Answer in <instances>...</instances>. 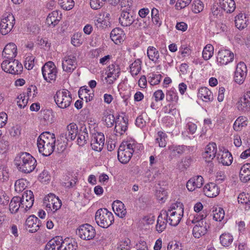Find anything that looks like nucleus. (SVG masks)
I'll list each match as a JSON object with an SVG mask.
<instances>
[{
  "label": "nucleus",
  "mask_w": 250,
  "mask_h": 250,
  "mask_svg": "<svg viewBox=\"0 0 250 250\" xmlns=\"http://www.w3.org/2000/svg\"><path fill=\"white\" fill-rule=\"evenodd\" d=\"M61 247L60 250H76L77 244L74 240L65 239L61 241Z\"/></svg>",
  "instance_id": "nucleus-36"
},
{
  "label": "nucleus",
  "mask_w": 250,
  "mask_h": 250,
  "mask_svg": "<svg viewBox=\"0 0 250 250\" xmlns=\"http://www.w3.org/2000/svg\"><path fill=\"white\" fill-rule=\"evenodd\" d=\"M107 69L108 71H110L114 74V76H113V79L109 80L108 81L109 84H112L120 75V68L118 64L114 63L109 65Z\"/></svg>",
  "instance_id": "nucleus-41"
},
{
  "label": "nucleus",
  "mask_w": 250,
  "mask_h": 250,
  "mask_svg": "<svg viewBox=\"0 0 250 250\" xmlns=\"http://www.w3.org/2000/svg\"><path fill=\"white\" fill-rule=\"evenodd\" d=\"M148 75V79H150L149 82L151 85H156L160 83L162 78V75L161 74L150 73Z\"/></svg>",
  "instance_id": "nucleus-55"
},
{
  "label": "nucleus",
  "mask_w": 250,
  "mask_h": 250,
  "mask_svg": "<svg viewBox=\"0 0 250 250\" xmlns=\"http://www.w3.org/2000/svg\"><path fill=\"white\" fill-rule=\"evenodd\" d=\"M198 97L206 102H210L213 100L212 92L206 87H202L199 89Z\"/></svg>",
  "instance_id": "nucleus-31"
},
{
  "label": "nucleus",
  "mask_w": 250,
  "mask_h": 250,
  "mask_svg": "<svg viewBox=\"0 0 250 250\" xmlns=\"http://www.w3.org/2000/svg\"><path fill=\"white\" fill-rule=\"evenodd\" d=\"M103 121L104 122V125L107 127H111L115 124L116 118H115L113 114L106 112L104 114Z\"/></svg>",
  "instance_id": "nucleus-45"
},
{
  "label": "nucleus",
  "mask_w": 250,
  "mask_h": 250,
  "mask_svg": "<svg viewBox=\"0 0 250 250\" xmlns=\"http://www.w3.org/2000/svg\"><path fill=\"white\" fill-rule=\"evenodd\" d=\"M108 0H90V4L91 7L95 10L101 8Z\"/></svg>",
  "instance_id": "nucleus-57"
},
{
  "label": "nucleus",
  "mask_w": 250,
  "mask_h": 250,
  "mask_svg": "<svg viewBox=\"0 0 250 250\" xmlns=\"http://www.w3.org/2000/svg\"><path fill=\"white\" fill-rule=\"evenodd\" d=\"M220 243L224 247L229 246L232 242L233 236L229 233H223L220 237Z\"/></svg>",
  "instance_id": "nucleus-48"
},
{
  "label": "nucleus",
  "mask_w": 250,
  "mask_h": 250,
  "mask_svg": "<svg viewBox=\"0 0 250 250\" xmlns=\"http://www.w3.org/2000/svg\"><path fill=\"white\" fill-rule=\"evenodd\" d=\"M204 183L203 178L201 176H196L190 178L187 183L186 187L190 191H194L197 188H200Z\"/></svg>",
  "instance_id": "nucleus-21"
},
{
  "label": "nucleus",
  "mask_w": 250,
  "mask_h": 250,
  "mask_svg": "<svg viewBox=\"0 0 250 250\" xmlns=\"http://www.w3.org/2000/svg\"><path fill=\"white\" fill-rule=\"evenodd\" d=\"M78 95L81 99L85 100L86 103L91 101L94 95L93 92H90V90L84 86L80 88L78 91Z\"/></svg>",
  "instance_id": "nucleus-33"
},
{
  "label": "nucleus",
  "mask_w": 250,
  "mask_h": 250,
  "mask_svg": "<svg viewBox=\"0 0 250 250\" xmlns=\"http://www.w3.org/2000/svg\"><path fill=\"white\" fill-rule=\"evenodd\" d=\"M141 144L134 140H129L122 143L118 150V159L122 164H127L131 158L133 153H138L142 148Z\"/></svg>",
  "instance_id": "nucleus-1"
},
{
  "label": "nucleus",
  "mask_w": 250,
  "mask_h": 250,
  "mask_svg": "<svg viewBox=\"0 0 250 250\" xmlns=\"http://www.w3.org/2000/svg\"><path fill=\"white\" fill-rule=\"evenodd\" d=\"M212 216L213 220L216 221L220 222L224 218L225 211L222 208H216L212 211Z\"/></svg>",
  "instance_id": "nucleus-47"
},
{
  "label": "nucleus",
  "mask_w": 250,
  "mask_h": 250,
  "mask_svg": "<svg viewBox=\"0 0 250 250\" xmlns=\"http://www.w3.org/2000/svg\"><path fill=\"white\" fill-rule=\"evenodd\" d=\"M129 10H123L119 18V22L123 26H129L134 23L135 26L138 24L137 27L140 28H146L147 27L149 23V20H143L142 19H137L135 22V15L132 12H129Z\"/></svg>",
  "instance_id": "nucleus-4"
},
{
  "label": "nucleus",
  "mask_w": 250,
  "mask_h": 250,
  "mask_svg": "<svg viewBox=\"0 0 250 250\" xmlns=\"http://www.w3.org/2000/svg\"><path fill=\"white\" fill-rule=\"evenodd\" d=\"M147 55L150 60L155 63L157 62L159 58V52L155 47L151 46L148 47Z\"/></svg>",
  "instance_id": "nucleus-40"
},
{
  "label": "nucleus",
  "mask_w": 250,
  "mask_h": 250,
  "mask_svg": "<svg viewBox=\"0 0 250 250\" xmlns=\"http://www.w3.org/2000/svg\"><path fill=\"white\" fill-rule=\"evenodd\" d=\"M247 73L246 65L243 62H240L237 65L235 71L234 77L235 82L238 84H242L246 78Z\"/></svg>",
  "instance_id": "nucleus-11"
},
{
  "label": "nucleus",
  "mask_w": 250,
  "mask_h": 250,
  "mask_svg": "<svg viewBox=\"0 0 250 250\" xmlns=\"http://www.w3.org/2000/svg\"><path fill=\"white\" fill-rule=\"evenodd\" d=\"M219 6L222 10L227 13H231L235 9V3L234 0H219Z\"/></svg>",
  "instance_id": "nucleus-29"
},
{
  "label": "nucleus",
  "mask_w": 250,
  "mask_h": 250,
  "mask_svg": "<svg viewBox=\"0 0 250 250\" xmlns=\"http://www.w3.org/2000/svg\"><path fill=\"white\" fill-rule=\"evenodd\" d=\"M58 2L61 7L65 10H71L74 6L73 0H58Z\"/></svg>",
  "instance_id": "nucleus-52"
},
{
  "label": "nucleus",
  "mask_w": 250,
  "mask_h": 250,
  "mask_svg": "<svg viewBox=\"0 0 250 250\" xmlns=\"http://www.w3.org/2000/svg\"><path fill=\"white\" fill-rule=\"evenodd\" d=\"M1 68L5 72L13 75H19L23 70L22 64L17 60H5L1 64Z\"/></svg>",
  "instance_id": "nucleus-7"
},
{
  "label": "nucleus",
  "mask_w": 250,
  "mask_h": 250,
  "mask_svg": "<svg viewBox=\"0 0 250 250\" xmlns=\"http://www.w3.org/2000/svg\"><path fill=\"white\" fill-rule=\"evenodd\" d=\"M110 38L115 43L118 44L123 42L125 38V34L120 28L113 29L110 33Z\"/></svg>",
  "instance_id": "nucleus-26"
},
{
  "label": "nucleus",
  "mask_w": 250,
  "mask_h": 250,
  "mask_svg": "<svg viewBox=\"0 0 250 250\" xmlns=\"http://www.w3.org/2000/svg\"><path fill=\"white\" fill-rule=\"evenodd\" d=\"M51 196H52V197H56L55 194L53 193H50L48 195V196L44 197L43 202L44 204L47 208H49V209H51L53 205V202H54V198L51 197Z\"/></svg>",
  "instance_id": "nucleus-61"
},
{
  "label": "nucleus",
  "mask_w": 250,
  "mask_h": 250,
  "mask_svg": "<svg viewBox=\"0 0 250 250\" xmlns=\"http://www.w3.org/2000/svg\"><path fill=\"white\" fill-rule=\"evenodd\" d=\"M77 136H78L77 143L79 146H83L87 144L89 141V136L85 125H82L80 127Z\"/></svg>",
  "instance_id": "nucleus-19"
},
{
  "label": "nucleus",
  "mask_w": 250,
  "mask_h": 250,
  "mask_svg": "<svg viewBox=\"0 0 250 250\" xmlns=\"http://www.w3.org/2000/svg\"><path fill=\"white\" fill-rule=\"evenodd\" d=\"M54 98L57 106L62 109L69 107L72 101L70 92L65 89L57 91Z\"/></svg>",
  "instance_id": "nucleus-6"
},
{
  "label": "nucleus",
  "mask_w": 250,
  "mask_h": 250,
  "mask_svg": "<svg viewBox=\"0 0 250 250\" xmlns=\"http://www.w3.org/2000/svg\"><path fill=\"white\" fill-rule=\"evenodd\" d=\"M112 208L115 214L120 218H123L125 216L126 210L124 204L121 201H114L112 204Z\"/></svg>",
  "instance_id": "nucleus-30"
},
{
  "label": "nucleus",
  "mask_w": 250,
  "mask_h": 250,
  "mask_svg": "<svg viewBox=\"0 0 250 250\" xmlns=\"http://www.w3.org/2000/svg\"><path fill=\"white\" fill-rule=\"evenodd\" d=\"M233 59L234 54L229 50L222 49L218 53L217 62L222 65H226L232 62Z\"/></svg>",
  "instance_id": "nucleus-14"
},
{
  "label": "nucleus",
  "mask_w": 250,
  "mask_h": 250,
  "mask_svg": "<svg viewBox=\"0 0 250 250\" xmlns=\"http://www.w3.org/2000/svg\"><path fill=\"white\" fill-rule=\"evenodd\" d=\"M58 18V13L56 11H54L50 13L46 19V24L49 26L54 27L58 24L59 20Z\"/></svg>",
  "instance_id": "nucleus-39"
},
{
  "label": "nucleus",
  "mask_w": 250,
  "mask_h": 250,
  "mask_svg": "<svg viewBox=\"0 0 250 250\" xmlns=\"http://www.w3.org/2000/svg\"><path fill=\"white\" fill-rule=\"evenodd\" d=\"M50 112L48 110H43L42 112L41 119L44 121V124L51 123L52 118L50 117Z\"/></svg>",
  "instance_id": "nucleus-63"
},
{
  "label": "nucleus",
  "mask_w": 250,
  "mask_h": 250,
  "mask_svg": "<svg viewBox=\"0 0 250 250\" xmlns=\"http://www.w3.org/2000/svg\"><path fill=\"white\" fill-rule=\"evenodd\" d=\"M9 142L5 136H2L0 140V149L6 151L8 149Z\"/></svg>",
  "instance_id": "nucleus-64"
},
{
  "label": "nucleus",
  "mask_w": 250,
  "mask_h": 250,
  "mask_svg": "<svg viewBox=\"0 0 250 250\" xmlns=\"http://www.w3.org/2000/svg\"><path fill=\"white\" fill-rule=\"evenodd\" d=\"M15 24V18L12 14H8L1 20L0 31L2 35H6L13 28Z\"/></svg>",
  "instance_id": "nucleus-10"
},
{
  "label": "nucleus",
  "mask_w": 250,
  "mask_h": 250,
  "mask_svg": "<svg viewBox=\"0 0 250 250\" xmlns=\"http://www.w3.org/2000/svg\"><path fill=\"white\" fill-rule=\"evenodd\" d=\"M227 30V26L221 20H217L215 21V32L217 34L225 32Z\"/></svg>",
  "instance_id": "nucleus-58"
},
{
  "label": "nucleus",
  "mask_w": 250,
  "mask_h": 250,
  "mask_svg": "<svg viewBox=\"0 0 250 250\" xmlns=\"http://www.w3.org/2000/svg\"><path fill=\"white\" fill-rule=\"evenodd\" d=\"M246 125L245 121H243L242 117H240L237 119L233 124V128L235 130L238 131L241 129V128Z\"/></svg>",
  "instance_id": "nucleus-59"
},
{
  "label": "nucleus",
  "mask_w": 250,
  "mask_h": 250,
  "mask_svg": "<svg viewBox=\"0 0 250 250\" xmlns=\"http://www.w3.org/2000/svg\"><path fill=\"white\" fill-rule=\"evenodd\" d=\"M214 47L210 44H208L204 48L202 56L204 59L206 61L210 59L213 55Z\"/></svg>",
  "instance_id": "nucleus-46"
},
{
  "label": "nucleus",
  "mask_w": 250,
  "mask_h": 250,
  "mask_svg": "<svg viewBox=\"0 0 250 250\" xmlns=\"http://www.w3.org/2000/svg\"><path fill=\"white\" fill-rule=\"evenodd\" d=\"M167 211L169 212L177 211L179 213L184 214V205L182 203L177 202L171 205Z\"/></svg>",
  "instance_id": "nucleus-53"
},
{
  "label": "nucleus",
  "mask_w": 250,
  "mask_h": 250,
  "mask_svg": "<svg viewBox=\"0 0 250 250\" xmlns=\"http://www.w3.org/2000/svg\"><path fill=\"white\" fill-rule=\"evenodd\" d=\"M240 178L243 182H247L250 180V164H245L241 167Z\"/></svg>",
  "instance_id": "nucleus-34"
},
{
  "label": "nucleus",
  "mask_w": 250,
  "mask_h": 250,
  "mask_svg": "<svg viewBox=\"0 0 250 250\" xmlns=\"http://www.w3.org/2000/svg\"><path fill=\"white\" fill-rule=\"evenodd\" d=\"M238 108L243 111L250 110V100L243 96L238 102Z\"/></svg>",
  "instance_id": "nucleus-44"
},
{
  "label": "nucleus",
  "mask_w": 250,
  "mask_h": 250,
  "mask_svg": "<svg viewBox=\"0 0 250 250\" xmlns=\"http://www.w3.org/2000/svg\"><path fill=\"white\" fill-rule=\"evenodd\" d=\"M104 144V136L102 133L95 134L91 141L92 148L97 151H101Z\"/></svg>",
  "instance_id": "nucleus-18"
},
{
  "label": "nucleus",
  "mask_w": 250,
  "mask_h": 250,
  "mask_svg": "<svg viewBox=\"0 0 250 250\" xmlns=\"http://www.w3.org/2000/svg\"><path fill=\"white\" fill-rule=\"evenodd\" d=\"M204 194L208 197L213 198L217 196L220 192V188L214 183H209L203 188Z\"/></svg>",
  "instance_id": "nucleus-22"
},
{
  "label": "nucleus",
  "mask_w": 250,
  "mask_h": 250,
  "mask_svg": "<svg viewBox=\"0 0 250 250\" xmlns=\"http://www.w3.org/2000/svg\"><path fill=\"white\" fill-rule=\"evenodd\" d=\"M248 20L246 16L242 13L238 14L235 17V26L239 29H244L247 26Z\"/></svg>",
  "instance_id": "nucleus-35"
},
{
  "label": "nucleus",
  "mask_w": 250,
  "mask_h": 250,
  "mask_svg": "<svg viewBox=\"0 0 250 250\" xmlns=\"http://www.w3.org/2000/svg\"><path fill=\"white\" fill-rule=\"evenodd\" d=\"M42 71L43 78L46 82L51 83L56 80L57 70L53 62L45 63L42 67Z\"/></svg>",
  "instance_id": "nucleus-8"
},
{
  "label": "nucleus",
  "mask_w": 250,
  "mask_h": 250,
  "mask_svg": "<svg viewBox=\"0 0 250 250\" xmlns=\"http://www.w3.org/2000/svg\"><path fill=\"white\" fill-rule=\"evenodd\" d=\"M21 199V208H23L25 211L31 208L33 205L34 196L30 190L24 191Z\"/></svg>",
  "instance_id": "nucleus-12"
},
{
  "label": "nucleus",
  "mask_w": 250,
  "mask_h": 250,
  "mask_svg": "<svg viewBox=\"0 0 250 250\" xmlns=\"http://www.w3.org/2000/svg\"><path fill=\"white\" fill-rule=\"evenodd\" d=\"M25 181L23 179L18 180L15 183V188L17 192H20L23 191L25 187Z\"/></svg>",
  "instance_id": "nucleus-60"
},
{
  "label": "nucleus",
  "mask_w": 250,
  "mask_h": 250,
  "mask_svg": "<svg viewBox=\"0 0 250 250\" xmlns=\"http://www.w3.org/2000/svg\"><path fill=\"white\" fill-rule=\"evenodd\" d=\"M67 130L65 134L67 141H73L76 138L79 130L77 125L74 123H70L67 126Z\"/></svg>",
  "instance_id": "nucleus-28"
},
{
  "label": "nucleus",
  "mask_w": 250,
  "mask_h": 250,
  "mask_svg": "<svg viewBox=\"0 0 250 250\" xmlns=\"http://www.w3.org/2000/svg\"><path fill=\"white\" fill-rule=\"evenodd\" d=\"M83 42V38L81 33H75L71 37V43L76 47L80 46Z\"/></svg>",
  "instance_id": "nucleus-51"
},
{
  "label": "nucleus",
  "mask_w": 250,
  "mask_h": 250,
  "mask_svg": "<svg viewBox=\"0 0 250 250\" xmlns=\"http://www.w3.org/2000/svg\"><path fill=\"white\" fill-rule=\"evenodd\" d=\"M187 149L188 146L185 145H172L168 146L169 156L171 158L179 157Z\"/></svg>",
  "instance_id": "nucleus-23"
},
{
  "label": "nucleus",
  "mask_w": 250,
  "mask_h": 250,
  "mask_svg": "<svg viewBox=\"0 0 250 250\" xmlns=\"http://www.w3.org/2000/svg\"><path fill=\"white\" fill-rule=\"evenodd\" d=\"M166 99L167 101L177 103L178 101V96L176 90L174 88H171L167 90L166 93Z\"/></svg>",
  "instance_id": "nucleus-49"
},
{
  "label": "nucleus",
  "mask_w": 250,
  "mask_h": 250,
  "mask_svg": "<svg viewBox=\"0 0 250 250\" xmlns=\"http://www.w3.org/2000/svg\"><path fill=\"white\" fill-rule=\"evenodd\" d=\"M233 161L231 154L228 150L224 151L221 157L219 158V162L224 166H229L230 165Z\"/></svg>",
  "instance_id": "nucleus-38"
},
{
  "label": "nucleus",
  "mask_w": 250,
  "mask_h": 250,
  "mask_svg": "<svg viewBox=\"0 0 250 250\" xmlns=\"http://www.w3.org/2000/svg\"><path fill=\"white\" fill-rule=\"evenodd\" d=\"M55 134L49 132L42 133L38 137L37 145L40 153L44 156L50 155L55 149Z\"/></svg>",
  "instance_id": "nucleus-3"
},
{
  "label": "nucleus",
  "mask_w": 250,
  "mask_h": 250,
  "mask_svg": "<svg viewBox=\"0 0 250 250\" xmlns=\"http://www.w3.org/2000/svg\"><path fill=\"white\" fill-rule=\"evenodd\" d=\"M17 54V46L13 42H10L6 44L2 52V56L5 58H6V60H12L16 57Z\"/></svg>",
  "instance_id": "nucleus-20"
},
{
  "label": "nucleus",
  "mask_w": 250,
  "mask_h": 250,
  "mask_svg": "<svg viewBox=\"0 0 250 250\" xmlns=\"http://www.w3.org/2000/svg\"><path fill=\"white\" fill-rule=\"evenodd\" d=\"M155 143L158 144L160 147H165L167 145V136L163 131H158L155 136Z\"/></svg>",
  "instance_id": "nucleus-42"
},
{
  "label": "nucleus",
  "mask_w": 250,
  "mask_h": 250,
  "mask_svg": "<svg viewBox=\"0 0 250 250\" xmlns=\"http://www.w3.org/2000/svg\"><path fill=\"white\" fill-rule=\"evenodd\" d=\"M21 197L14 196L11 200L9 204V210L12 213H15L18 212L20 208H21Z\"/></svg>",
  "instance_id": "nucleus-37"
},
{
  "label": "nucleus",
  "mask_w": 250,
  "mask_h": 250,
  "mask_svg": "<svg viewBox=\"0 0 250 250\" xmlns=\"http://www.w3.org/2000/svg\"><path fill=\"white\" fill-rule=\"evenodd\" d=\"M167 214V222L172 226H176L180 223L183 214L179 213L177 211H168L166 210Z\"/></svg>",
  "instance_id": "nucleus-25"
},
{
  "label": "nucleus",
  "mask_w": 250,
  "mask_h": 250,
  "mask_svg": "<svg viewBox=\"0 0 250 250\" xmlns=\"http://www.w3.org/2000/svg\"><path fill=\"white\" fill-rule=\"evenodd\" d=\"M26 229L30 232H35L39 230L41 226V222L39 219L34 215L29 216L25 222Z\"/></svg>",
  "instance_id": "nucleus-16"
},
{
  "label": "nucleus",
  "mask_w": 250,
  "mask_h": 250,
  "mask_svg": "<svg viewBox=\"0 0 250 250\" xmlns=\"http://www.w3.org/2000/svg\"><path fill=\"white\" fill-rule=\"evenodd\" d=\"M78 234L79 237L84 240L93 239L96 235L95 229L88 224H83L80 226Z\"/></svg>",
  "instance_id": "nucleus-9"
},
{
  "label": "nucleus",
  "mask_w": 250,
  "mask_h": 250,
  "mask_svg": "<svg viewBox=\"0 0 250 250\" xmlns=\"http://www.w3.org/2000/svg\"><path fill=\"white\" fill-rule=\"evenodd\" d=\"M62 238L57 236L48 241L45 246L44 250H59L61 247Z\"/></svg>",
  "instance_id": "nucleus-32"
},
{
  "label": "nucleus",
  "mask_w": 250,
  "mask_h": 250,
  "mask_svg": "<svg viewBox=\"0 0 250 250\" xmlns=\"http://www.w3.org/2000/svg\"><path fill=\"white\" fill-rule=\"evenodd\" d=\"M216 152V144L215 143H209L206 147L205 151L203 153V157L207 163L212 165V160L215 157Z\"/></svg>",
  "instance_id": "nucleus-15"
},
{
  "label": "nucleus",
  "mask_w": 250,
  "mask_h": 250,
  "mask_svg": "<svg viewBox=\"0 0 250 250\" xmlns=\"http://www.w3.org/2000/svg\"><path fill=\"white\" fill-rule=\"evenodd\" d=\"M77 67L76 58L73 55L66 56L62 61L63 70L67 73L72 72Z\"/></svg>",
  "instance_id": "nucleus-13"
},
{
  "label": "nucleus",
  "mask_w": 250,
  "mask_h": 250,
  "mask_svg": "<svg viewBox=\"0 0 250 250\" xmlns=\"http://www.w3.org/2000/svg\"><path fill=\"white\" fill-rule=\"evenodd\" d=\"M63 179L64 181L62 182V185L69 188L75 186L77 180V178L74 177H72L70 179V177L68 175L64 176Z\"/></svg>",
  "instance_id": "nucleus-50"
},
{
  "label": "nucleus",
  "mask_w": 250,
  "mask_h": 250,
  "mask_svg": "<svg viewBox=\"0 0 250 250\" xmlns=\"http://www.w3.org/2000/svg\"><path fill=\"white\" fill-rule=\"evenodd\" d=\"M35 57L32 55L27 56L24 61V66L28 69H32L35 64Z\"/></svg>",
  "instance_id": "nucleus-56"
},
{
  "label": "nucleus",
  "mask_w": 250,
  "mask_h": 250,
  "mask_svg": "<svg viewBox=\"0 0 250 250\" xmlns=\"http://www.w3.org/2000/svg\"><path fill=\"white\" fill-rule=\"evenodd\" d=\"M97 224L101 228H107L114 222V215L106 208H101L97 210L95 215Z\"/></svg>",
  "instance_id": "nucleus-5"
},
{
  "label": "nucleus",
  "mask_w": 250,
  "mask_h": 250,
  "mask_svg": "<svg viewBox=\"0 0 250 250\" xmlns=\"http://www.w3.org/2000/svg\"><path fill=\"white\" fill-rule=\"evenodd\" d=\"M166 218H167L166 210H162L158 217L157 225L156 226V230L159 233H161L166 228L167 224L168 223L167 222Z\"/></svg>",
  "instance_id": "nucleus-24"
},
{
  "label": "nucleus",
  "mask_w": 250,
  "mask_h": 250,
  "mask_svg": "<svg viewBox=\"0 0 250 250\" xmlns=\"http://www.w3.org/2000/svg\"><path fill=\"white\" fill-rule=\"evenodd\" d=\"M204 9V5L200 0H195L192 4L191 10L194 13H199Z\"/></svg>",
  "instance_id": "nucleus-54"
},
{
  "label": "nucleus",
  "mask_w": 250,
  "mask_h": 250,
  "mask_svg": "<svg viewBox=\"0 0 250 250\" xmlns=\"http://www.w3.org/2000/svg\"><path fill=\"white\" fill-rule=\"evenodd\" d=\"M222 10L219 8V6L217 5H213L211 8V14L210 15V18L212 19V16L219 18L222 16Z\"/></svg>",
  "instance_id": "nucleus-62"
},
{
  "label": "nucleus",
  "mask_w": 250,
  "mask_h": 250,
  "mask_svg": "<svg viewBox=\"0 0 250 250\" xmlns=\"http://www.w3.org/2000/svg\"><path fill=\"white\" fill-rule=\"evenodd\" d=\"M14 163L17 169L24 173H29L33 171L36 167V160L29 153L21 152L17 155Z\"/></svg>",
  "instance_id": "nucleus-2"
},
{
  "label": "nucleus",
  "mask_w": 250,
  "mask_h": 250,
  "mask_svg": "<svg viewBox=\"0 0 250 250\" xmlns=\"http://www.w3.org/2000/svg\"><path fill=\"white\" fill-rule=\"evenodd\" d=\"M128 128V118L126 117H121L118 115L116 117L114 131L120 135L124 134Z\"/></svg>",
  "instance_id": "nucleus-17"
},
{
  "label": "nucleus",
  "mask_w": 250,
  "mask_h": 250,
  "mask_svg": "<svg viewBox=\"0 0 250 250\" xmlns=\"http://www.w3.org/2000/svg\"><path fill=\"white\" fill-rule=\"evenodd\" d=\"M193 235L195 238H199L204 235L207 232V224L204 221H200L196 224L193 228Z\"/></svg>",
  "instance_id": "nucleus-27"
},
{
  "label": "nucleus",
  "mask_w": 250,
  "mask_h": 250,
  "mask_svg": "<svg viewBox=\"0 0 250 250\" xmlns=\"http://www.w3.org/2000/svg\"><path fill=\"white\" fill-rule=\"evenodd\" d=\"M141 61L137 59L130 64V73L132 76L135 77L140 73L141 70Z\"/></svg>",
  "instance_id": "nucleus-43"
}]
</instances>
